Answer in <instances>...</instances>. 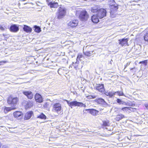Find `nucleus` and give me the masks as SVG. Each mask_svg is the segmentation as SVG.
<instances>
[{
    "label": "nucleus",
    "mask_w": 148,
    "mask_h": 148,
    "mask_svg": "<svg viewBox=\"0 0 148 148\" xmlns=\"http://www.w3.org/2000/svg\"><path fill=\"white\" fill-rule=\"evenodd\" d=\"M23 93L26 96L27 98L30 99H32L33 95L32 92L30 91H24L23 92Z\"/></svg>",
    "instance_id": "10"
},
{
    "label": "nucleus",
    "mask_w": 148,
    "mask_h": 148,
    "mask_svg": "<svg viewBox=\"0 0 148 148\" xmlns=\"http://www.w3.org/2000/svg\"><path fill=\"white\" fill-rule=\"evenodd\" d=\"M35 99L36 102L41 103L43 101V98L42 96L38 93H36L35 96Z\"/></svg>",
    "instance_id": "13"
},
{
    "label": "nucleus",
    "mask_w": 148,
    "mask_h": 148,
    "mask_svg": "<svg viewBox=\"0 0 148 148\" xmlns=\"http://www.w3.org/2000/svg\"><path fill=\"white\" fill-rule=\"evenodd\" d=\"M91 109H86L85 110V112H84V113H86L87 112H89L90 113V110Z\"/></svg>",
    "instance_id": "34"
},
{
    "label": "nucleus",
    "mask_w": 148,
    "mask_h": 148,
    "mask_svg": "<svg viewBox=\"0 0 148 148\" xmlns=\"http://www.w3.org/2000/svg\"><path fill=\"white\" fill-rule=\"evenodd\" d=\"M144 40L148 42V31H147L146 34L144 36Z\"/></svg>",
    "instance_id": "31"
},
{
    "label": "nucleus",
    "mask_w": 148,
    "mask_h": 148,
    "mask_svg": "<svg viewBox=\"0 0 148 148\" xmlns=\"http://www.w3.org/2000/svg\"><path fill=\"white\" fill-rule=\"evenodd\" d=\"M110 1L113 3L112 5H110V8L111 9L110 12L112 13L113 12L116 11L118 9V7L117 4L115 5V2L114 0H111Z\"/></svg>",
    "instance_id": "8"
},
{
    "label": "nucleus",
    "mask_w": 148,
    "mask_h": 148,
    "mask_svg": "<svg viewBox=\"0 0 148 148\" xmlns=\"http://www.w3.org/2000/svg\"><path fill=\"white\" fill-rule=\"evenodd\" d=\"M66 9L64 7H60L58 9V18L60 19L63 18L66 13Z\"/></svg>",
    "instance_id": "3"
},
{
    "label": "nucleus",
    "mask_w": 148,
    "mask_h": 148,
    "mask_svg": "<svg viewBox=\"0 0 148 148\" xmlns=\"http://www.w3.org/2000/svg\"><path fill=\"white\" fill-rule=\"evenodd\" d=\"M83 53L85 56L88 57H90L92 55L95 54V53L93 51H83Z\"/></svg>",
    "instance_id": "19"
},
{
    "label": "nucleus",
    "mask_w": 148,
    "mask_h": 148,
    "mask_svg": "<svg viewBox=\"0 0 148 148\" xmlns=\"http://www.w3.org/2000/svg\"><path fill=\"white\" fill-rule=\"evenodd\" d=\"M37 118L45 120L47 119V116L43 113H41L39 115L37 116Z\"/></svg>",
    "instance_id": "25"
},
{
    "label": "nucleus",
    "mask_w": 148,
    "mask_h": 148,
    "mask_svg": "<svg viewBox=\"0 0 148 148\" xmlns=\"http://www.w3.org/2000/svg\"><path fill=\"white\" fill-rule=\"evenodd\" d=\"M24 26L23 29L24 31L27 33L30 32H32V29L31 27L26 25H24Z\"/></svg>",
    "instance_id": "20"
},
{
    "label": "nucleus",
    "mask_w": 148,
    "mask_h": 148,
    "mask_svg": "<svg viewBox=\"0 0 148 148\" xmlns=\"http://www.w3.org/2000/svg\"><path fill=\"white\" fill-rule=\"evenodd\" d=\"M18 99L16 97H13L12 96H10L8 99L7 102L8 104L12 105H15L17 103Z\"/></svg>",
    "instance_id": "5"
},
{
    "label": "nucleus",
    "mask_w": 148,
    "mask_h": 148,
    "mask_svg": "<svg viewBox=\"0 0 148 148\" xmlns=\"http://www.w3.org/2000/svg\"><path fill=\"white\" fill-rule=\"evenodd\" d=\"M6 62L5 61H0V65H2V64H3V63H5Z\"/></svg>",
    "instance_id": "35"
},
{
    "label": "nucleus",
    "mask_w": 148,
    "mask_h": 148,
    "mask_svg": "<svg viewBox=\"0 0 148 148\" xmlns=\"http://www.w3.org/2000/svg\"><path fill=\"white\" fill-rule=\"evenodd\" d=\"M62 110L61 104L59 103H55L53 105L52 110L58 114L60 113Z\"/></svg>",
    "instance_id": "2"
},
{
    "label": "nucleus",
    "mask_w": 148,
    "mask_h": 148,
    "mask_svg": "<svg viewBox=\"0 0 148 148\" xmlns=\"http://www.w3.org/2000/svg\"><path fill=\"white\" fill-rule=\"evenodd\" d=\"M116 101L119 104H122L125 106H127V103L123 101L121 99H117Z\"/></svg>",
    "instance_id": "22"
},
{
    "label": "nucleus",
    "mask_w": 148,
    "mask_h": 148,
    "mask_svg": "<svg viewBox=\"0 0 148 148\" xmlns=\"http://www.w3.org/2000/svg\"><path fill=\"white\" fill-rule=\"evenodd\" d=\"M139 63L141 64L144 66H146L147 63V60H145L143 61L140 62H139Z\"/></svg>",
    "instance_id": "32"
},
{
    "label": "nucleus",
    "mask_w": 148,
    "mask_h": 148,
    "mask_svg": "<svg viewBox=\"0 0 148 148\" xmlns=\"http://www.w3.org/2000/svg\"><path fill=\"white\" fill-rule=\"evenodd\" d=\"M109 124V122L108 121H103V125L105 126H108Z\"/></svg>",
    "instance_id": "30"
},
{
    "label": "nucleus",
    "mask_w": 148,
    "mask_h": 148,
    "mask_svg": "<svg viewBox=\"0 0 148 148\" xmlns=\"http://www.w3.org/2000/svg\"><path fill=\"white\" fill-rule=\"evenodd\" d=\"M76 67L78 68V69H80L79 67Z\"/></svg>",
    "instance_id": "44"
},
{
    "label": "nucleus",
    "mask_w": 148,
    "mask_h": 148,
    "mask_svg": "<svg viewBox=\"0 0 148 148\" xmlns=\"http://www.w3.org/2000/svg\"><path fill=\"white\" fill-rule=\"evenodd\" d=\"M98 112L99 111H98L97 110L94 109H91V110H90V113L93 115L96 116L98 114Z\"/></svg>",
    "instance_id": "23"
},
{
    "label": "nucleus",
    "mask_w": 148,
    "mask_h": 148,
    "mask_svg": "<svg viewBox=\"0 0 148 148\" xmlns=\"http://www.w3.org/2000/svg\"><path fill=\"white\" fill-rule=\"evenodd\" d=\"M48 0H47V1L48 2Z\"/></svg>",
    "instance_id": "45"
},
{
    "label": "nucleus",
    "mask_w": 148,
    "mask_h": 148,
    "mask_svg": "<svg viewBox=\"0 0 148 148\" xmlns=\"http://www.w3.org/2000/svg\"><path fill=\"white\" fill-rule=\"evenodd\" d=\"M91 96H92V99L95 98L97 97V96H95V95H91Z\"/></svg>",
    "instance_id": "40"
},
{
    "label": "nucleus",
    "mask_w": 148,
    "mask_h": 148,
    "mask_svg": "<svg viewBox=\"0 0 148 148\" xmlns=\"http://www.w3.org/2000/svg\"><path fill=\"white\" fill-rule=\"evenodd\" d=\"M106 10L101 8L98 10L97 14L99 19H101L106 16Z\"/></svg>",
    "instance_id": "4"
},
{
    "label": "nucleus",
    "mask_w": 148,
    "mask_h": 148,
    "mask_svg": "<svg viewBox=\"0 0 148 148\" xmlns=\"http://www.w3.org/2000/svg\"><path fill=\"white\" fill-rule=\"evenodd\" d=\"M131 109H132L133 108H129L128 107H124L121 108V110L123 111H128V110H131Z\"/></svg>",
    "instance_id": "28"
},
{
    "label": "nucleus",
    "mask_w": 148,
    "mask_h": 148,
    "mask_svg": "<svg viewBox=\"0 0 148 148\" xmlns=\"http://www.w3.org/2000/svg\"><path fill=\"white\" fill-rule=\"evenodd\" d=\"M99 9L97 6L96 5L94 7H92L91 9V11L92 12H95L97 13L98 12V10Z\"/></svg>",
    "instance_id": "24"
},
{
    "label": "nucleus",
    "mask_w": 148,
    "mask_h": 148,
    "mask_svg": "<svg viewBox=\"0 0 148 148\" xmlns=\"http://www.w3.org/2000/svg\"><path fill=\"white\" fill-rule=\"evenodd\" d=\"M119 44L123 46L124 45L127 43L128 39L127 38H123L122 39L119 40Z\"/></svg>",
    "instance_id": "18"
},
{
    "label": "nucleus",
    "mask_w": 148,
    "mask_h": 148,
    "mask_svg": "<svg viewBox=\"0 0 148 148\" xmlns=\"http://www.w3.org/2000/svg\"><path fill=\"white\" fill-rule=\"evenodd\" d=\"M99 18L97 14L93 15L91 17L92 21L95 23H97L99 21Z\"/></svg>",
    "instance_id": "16"
},
{
    "label": "nucleus",
    "mask_w": 148,
    "mask_h": 148,
    "mask_svg": "<svg viewBox=\"0 0 148 148\" xmlns=\"http://www.w3.org/2000/svg\"><path fill=\"white\" fill-rule=\"evenodd\" d=\"M33 114V112L32 111L27 112L25 114L24 119L26 120H27L30 119Z\"/></svg>",
    "instance_id": "17"
},
{
    "label": "nucleus",
    "mask_w": 148,
    "mask_h": 148,
    "mask_svg": "<svg viewBox=\"0 0 148 148\" xmlns=\"http://www.w3.org/2000/svg\"><path fill=\"white\" fill-rule=\"evenodd\" d=\"M14 116L18 119H20L23 116V114L20 111H16L13 113Z\"/></svg>",
    "instance_id": "11"
},
{
    "label": "nucleus",
    "mask_w": 148,
    "mask_h": 148,
    "mask_svg": "<svg viewBox=\"0 0 148 148\" xmlns=\"http://www.w3.org/2000/svg\"><path fill=\"white\" fill-rule=\"evenodd\" d=\"M0 29L2 31H4V28L3 27H2L1 26H0Z\"/></svg>",
    "instance_id": "38"
},
{
    "label": "nucleus",
    "mask_w": 148,
    "mask_h": 148,
    "mask_svg": "<svg viewBox=\"0 0 148 148\" xmlns=\"http://www.w3.org/2000/svg\"><path fill=\"white\" fill-rule=\"evenodd\" d=\"M78 21L77 20H74L71 21L68 23V25L69 27L72 28L76 26L78 23Z\"/></svg>",
    "instance_id": "9"
},
{
    "label": "nucleus",
    "mask_w": 148,
    "mask_h": 148,
    "mask_svg": "<svg viewBox=\"0 0 148 148\" xmlns=\"http://www.w3.org/2000/svg\"><path fill=\"white\" fill-rule=\"evenodd\" d=\"M19 29L18 26L16 24L12 25L10 27V31L12 32H17Z\"/></svg>",
    "instance_id": "12"
},
{
    "label": "nucleus",
    "mask_w": 148,
    "mask_h": 148,
    "mask_svg": "<svg viewBox=\"0 0 148 148\" xmlns=\"http://www.w3.org/2000/svg\"><path fill=\"white\" fill-rule=\"evenodd\" d=\"M66 101L67 102V104L69 106L71 107V108H72V106H77L80 107H86V105L82 102H78L76 101H70L67 100H66Z\"/></svg>",
    "instance_id": "1"
},
{
    "label": "nucleus",
    "mask_w": 148,
    "mask_h": 148,
    "mask_svg": "<svg viewBox=\"0 0 148 148\" xmlns=\"http://www.w3.org/2000/svg\"><path fill=\"white\" fill-rule=\"evenodd\" d=\"M95 100L97 103L102 104L104 107H106L107 106H110V105L108 104L102 98H99L96 99Z\"/></svg>",
    "instance_id": "7"
},
{
    "label": "nucleus",
    "mask_w": 148,
    "mask_h": 148,
    "mask_svg": "<svg viewBox=\"0 0 148 148\" xmlns=\"http://www.w3.org/2000/svg\"><path fill=\"white\" fill-rule=\"evenodd\" d=\"M34 31L35 32H36L37 33H39L40 32V28L39 27L36 26H35L34 27Z\"/></svg>",
    "instance_id": "27"
},
{
    "label": "nucleus",
    "mask_w": 148,
    "mask_h": 148,
    "mask_svg": "<svg viewBox=\"0 0 148 148\" xmlns=\"http://www.w3.org/2000/svg\"><path fill=\"white\" fill-rule=\"evenodd\" d=\"M13 109L14 108L11 107H5V108L4 111L5 113H7L8 112Z\"/></svg>",
    "instance_id": "26"
},
{
    "label": "nucleus",
    "mask_w": 148,
    "mask_h": 148,
    "mask_svg": "<svg viewBox=\"0 0 148 148\" xmlns=\"http://www.w3.org/2000/svg\"><path fill=\"white\" fill-rule=\"evenodd\" d=\"M116 94L117 93V95L119 96H124V94L123 92L120 91L115 92Z\"/></svg>",
    "instance_id": "33"
},
{
    "label": "nucleus",
    "mask_w": 148,
    "mask_h": 148,
    "mask_svg": "<svg viewBox=\"0 0 148 148\" xmlns=\"http://www.w3.org/2000/svg\"><path fill=\"white\" fill-rule=\"evenodd\" d=\"M109 92H108V91H107V92H105V93L106 95L109 96Z\"/></svg>",
    "instance_id": "39"
},
{
    "label": "nucleus",
    "mask_w": 148,
    "mask_h": 148,
    "mask_svg": "<svg viewBox=\"0 0 148 148\" xmlns=\"http://www.w3.org/2000/svg\"><path fill=\"white\" fill-rule=\"evenodd\" d=\"M125 118L124 115L122 114H120L117 115L115 118V120L117 121H119L120 120L122 119Z\"/></svg>",
    "instance_id": "21"
},
{
    "label": "nucleus",
    "mask_w": 148,
    "mask_h": 148,
    "mask_svg": "<svg viewBox=\"0 0 148 148\" xmlns=\"http://www.w3.org/2000/svg\"><path fill=\"white\" fill-rule=\"evenodd\" d=\"M2 148H9L8 146L6 145H3Z\"/></svg>",
    "instance_id": "37"
},
{
    "label": "nucleus",
    "mask_w": 148,
    "mask_h": 148,
    "mask_svg": "<svg viewBox=\"0 0 148 148\" xmlns=\"http://www.w3.org/2000/svg\"><path fill=\"white\" fill-rule=\"evenodd\" d=\"M115 94V92H109V96L110 98H112Z\"/></svg>",
    "instance_id": "29"
},
{
    "label": "nucleus",
    "mask_w": 148,
    "mask_h": 148,
    "mask_svg": "<svg viewBox=\"0 0 148 148\" xmlns=\"http://www.w3.org/2000/svg\"><path fill=\"white\" fill-rule=\"evenodd\" d=\"M48 5L51 8H57L59 6L58 3L55 1H51L49 2L48 3Z\"/></svg>",
    "instance_id": "15"
},
{
    "label": "nucleus",
    "mask_w": 148,
    "mask_h": 148,
    "mask_svg": "<svg viewBox=\"0 0 148 148\" xmlns=\"http://www.w3.org/2000/svg\"><path fill=\"white\" fill-rule=\"evenodd\" d=\"M79 18L82 21L87 20L88 18L87 12L86 11L81 12L79 15Z\"/></svg>",
    "instance_id": "6"
},
{
    "label": "nucleus",
    "mask_w": 148,
    "mask_h": 148,
    "mask_svg": "<svg viewBox=\"0 0 148 148\" xmlns=\"http://www.w3.org/2000/svg\"><path fill=\"white\" fill-rule=\"evenodd\" d=\"M88 99H92V96L91 95H89L88 96Z\"/></svg>",
    "instance_id": "42"
},
{
    "label": "nucleus",
    "mask_w": 148,
    "mask_h": 148,
    "mask_svg": "<svg viewBox=\"0 0 148 148\" xmlns=\"http://www.w3.org/2000/svg\"><path fill=\"white\" fill-rule=\"evenodd\" d=\"M145 106L146 108L148 109V103L145 104Z\"/></svg>",
    "instance_id": "41"
},
{
    "label": "nucleus",
    "mask_w": 148,
    "mask_h": 148,
    "mask_svg": "<svg viewBox=\"0 0 148 148\" xmlns=\"http://www.w3.org/2000/svg\"><path fill=\"white\" fill-rule=\"evenodd\" d=\"M62 69V68H59L58 69V73L59 74V71H60L61 69Z\"/></svg>",
    "instance_id": "43"
},
{
    "label": "nucleus",
    "mask_w": 148,
    "mask_h": 148,
    "mask_svg": "<svg viewBox=\"0 0 148 148\" xmlns=\"http://www.w3.org/2000/svg\"><path fill=\"white\" fill-rule=\"evenodd\" d=\"M96 87L97 90L100 92H102L104 91V85L103 84H97Z\"/></svg>",
    "instance_id": "14"
},
{
    "label": "nucleus",
    "mask_w": 148,
    "mask_h": 148,
    "mask_svg": "<svg viewBox=\"0 0 148 148\" xmlns=\"http://www.w3.org/2000/svg\"><path fill=\"white\" fill-rule=\"evenodd\" d=\"M82 57V55H78L77 57V59L80 60V58H81Z\"/></svg>",
    "instance_id": "36"
}]
</instances>
